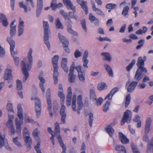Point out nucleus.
<instances>
[{"label":"nucleus","instance_id":"nucleus-1","mask_svg":"<svg viewBox=\"0 0 153 153\" xmlns=\"http://www.w3.org/2000/svg\"><path fill=\"white\" fill-rule=\"evenodd\" d=\"M33 49L32 48H30L27 52L28 62H26L25 61H21V68L24 75V77L23 79V82H25L29 77V74L28 71L30 70L32 65L33 62Z\"/></svg>","mask_w":153,"mask_h":153},{"label":"nucleus","instance_id":"nucleus-2","mask_svg":"<svg viewBox=\"0 0 153 153\" xmlns=\"http://www.w3.org/2000/svg\"><path fill=\"white\" fill-rule=\"evenodd\" d=\"M17 116L18 117L15 119L16 131L18 135H21L22 126L23 124V110L21 104H19L17 105Z\"/></svg>","mask_w":153,"mask_h":153},{"label":"nucleus","instance_id":"nucleus-3","mask_svg":"<svg viewBox=\"0 0 153 153\" xmlns=\"http://www.w3.org/2000/svg\"><path fill=\"white\" fill-rule=\"evenodd\" d=\"M43 26L44 29V42L49 50L51 49V45L49 41V35L51 33L49 25L47 22H43Z\"/></svg>","mask_w":153,"mask_h":153},{"label":"nucleus","instance_id":"nucleus-4","mask_svg":"<svg viewBox=\"0 0 153 153\" xmlns=\"http://www.w3.org/2000/svg\"><path fill=\"white\" fill-rule=\"evenodd\" d=\"M3 78L4 80H8V83L13 82L12 67L9 65L7 66V68L4 70Z\"/></svg>","mask_w":153,"mask_h":153},{"label":"nucleus","instance_id":"nucleus-5","mask_svg":"<svg viewBox=\"0 0 153 153\" xmlns=\"http://www.w3.org/2000/svg\"><path fill=\"white\" fill-rule=\"evenodd\" d=\"M75 69L78 73V77L79 81L82 83H84L86 79L85 71L83 70L82 66L79 65L76 66Z\"/></svg>","mask_w":153,"mask_h":153},{"label":"nucleus","instance_id":"nucleus-6","mask_svg":"<svg viewBox=\"0 0 153 153\" xmlns=\"http://www.w3.org/2000/svg\"><path fill=\"white\" fill-rule=\"evenodd\" d=\"M31 99L32 100H35V110L36 112L37 116L39 117L40 115L42 109L40 99L39 98L35 96L31 97Z\"/></svg>","mask_w":153,"mask_h":153},{"label":"nucleus","instance_id":"nucleus-7","mask_svg":"<svg viewBox=\"0 0 153 153\" xmlns=\"http://www.w3.org/2000/svg\"><path fill=\"white\" fill-rule=\"evenodd\" d=\"M132 113L129 110H127L124 112L121 122V125H123L125 122L129 123L131 120Z\"/></svg>","mask_w":153,"mask_h":153},{"label":"nucleus","instance_id":"nucleus-8","mask_svg":"<svg viewBox=\"0 0 153 153\" xmlns=\"http://www.w3.org/2000/svg\"><path fill=\"white\" fill-rule=\"evenodd\" d=\"M44 72L41 71L38 76V79L39 81V86L43 94L45 92V88L44 84L45 82V79L44 77Z\"/></svg>","mask_w":153,"mask_h":153},{"label":"nucleus","instance_id":"nucleus-9","mask_svg":"<svg viewBox=\"0 0 153 153\" xmlns=\"http://www.w3.org/2000/svg\"><path fill=\"white\" fill-rule=\"evenodd\" d=\"M58 36L61 42L63 44V47L64 50L67 53L70 52V50L68 47L69 45V42L65 37L62 35L60 33H59Z\"/></svg>","mask_w":153,"mask_h":153},{"label":"nucleus","instance_id":"nucleus-10","mask_svg":"<svg viewBox=\"0 0 153 153\" xmlns=\"http://www.w3.org/2000/svg\"><path fill=\"white\" fill-rule=\"evenodd\" d=\"M46 97L47 102L48 105L47 107L50 116H53V114L51 112L52 106L51 104V91L50 88H48L47 90L46 94Z\"/></svg>","mask_w":153,"mask_h":153},{"label":"nucleus","instance_id":"nucleus-11","mask_svg":"<svg viewBox=\"0 0 153 153\" xmlns=\"http://www.w3.org/2000/svg\"><path fill=\"white\" fill-rule=\"evenodd\" d=\"M7 40L10 45V51L11 55L13 57H16L17 53L14 51L15 48V42L13 40L11 37H8Z\"/></svg>","mask_w":153,"mask_h":153},{"label":"nucleus","instance_id":"nucleus-12","mask_svg":"<svg viewBox=\"0 0 153 153\" xmlns=\"http://www.w3.org/2000/svg\"><path fill=\"white\" fill-rule=\"evenodd\" d=\"M137 84V82H131L130 80H128L126 83V88L127 89L128 92H131L134 90Z\"/></svg>","mask_w":153,"mask_h":153},{"label":"nucleus","instance_id":"nucleus-13","mask_svg":"<svg viewBox=\"0 0 153 153\" xmlns=\"http://www.w3.org/2000/svg\"><path fill=\"white\" fill-rule=\"evenodd\" d=\"M91 2L93 11L95 12L97 15L105 17V14L101 10L96 7L95 3L93 0H91Z\"/></svg>","mask_w":153,"mask_h":153},{"label":"nucleus","instance_id":"nucleus-14","mask_svg":"<svg viewBox=\"0 0 153 153\" xmlns=\"http://www.w3.org/2000/svg\"><path fill=\"white\" fill-rule=\"evenodd\" d=\"M63 2L68 10L71 9L73 11H76V8L70 0H62Z\"/></svg>","mask_w":153,"mask_h":153},{"label":"nucleus","instance_id":"nucleus-15","mask_svg":"<svg viewBox=\"0 0 153 153\" xmlns=\"http://www.w3.org/2000/svg\"><path fill=\"white\" fill-rule=\"evenodd\" d=\"M77 111L78 114H79L80 113V110L82 108L83 106L82 95H79L78 96L77 99Z\"/></svg>","mask_w":153,"mask_h":153},{"label":"nucleus","instance_id":"nucleus-16","mask_svg":"<svg viewBox=\"0 0 153 153\" xmlns=\"http://www.w3.org/2000/svg\"><path fill=\"white\" fill-rule=\"evenodd\" d=\"M16 20L13 19L10 25V34L11 37L14 36L16 33V25L14 24Z\"/></svg>","mask_w":153,"mask_h":153},{"label":"nucleus","instance_id":"nucleus-17","mask_svg":"<svg viewBox=\"0 0 153 153\" xmlns=\"http://www.w3.org/2000/svg\"><path fill=\"white\" fill-rule=\"evenodd\" d=\"M61 107L60 110V114L61 116V120L63 123H65V119L66 117V114L65 112V107L64 105V103L61 104Z\"/></svg>","mask_w":153,"mask_h":153},{"label":"nucleus","instance_id":"nucleus-18","mask_svg":"<svg viewBox=\"0 0 153 153\" xmlns=\"http://www.w3.org/2000/svg\"><path fill=\"white\" fill-rule=\"evenodd\" d=\"M68 59L67 58H62L61 61V67L64 71L66 73L68 71V67L67 65Z\"/></svg>","mask_w":153,"mask_h":153},{"label":"nucleus","instance_id":"nucleus-19","mask_svg":"<svg viewBox=\"0 0 153 153\" xmlns=\"http://www.w3.org/2000/svg\"><path fill=\"white\" fill-rule=\"evenodd\" d=\"M59 58V56L58 55H55L52 58V62L54 70H58V63Z\"/></svg>","mask_w":153,"mask_h":153},{"label":"nucleus","instance_id":"nucleus-20","mask_svg":"<svg viewBox=\"0 0 153 153\" xmlns=\"http://www.w3.org/2000/svg\"><path fill=\"white\" fill-rule=\"evenodd\" d=\"M76 1L77 3L82 7L85 11L86 14H87L88 13V10L86 2L83 0H76Z\"/></svg>","mask_w":153,"mask_h":153},{"label":"nucleus","instance_id":"nucleus-21","mask_svg":"<svg viewBox=\"0 0 153 153\" xmlns=\"http://www.w3.org/2000/svg\"><path fill=\"white\" fill-rule=\"evenodd\" d=\"M57 0H53L51 4V7L52 10H56V9L62 7L63 5L62 3H60L56 4Z\"/></svg>","mask_w":153,"mask_h":153},{"label":"nucleus","instance_id":"nucleus-22","mask_svg":"<svg viewBox=\"0 0 153 153\" xmlns=\"http://www.w3.org/2000/svg\"><path fill=\"white\" fill-rule=\"evenodd\" d=\"M43 0H37V7L36 10V16L37 17L39 16L41 13V10L42 8Z\"/></svg>","mask_w":153,"mask_h":153},{"label":"nucleus","instance_id":"nucleus-23","mask_svg":"<svg viewBox=\"0 0 153 153\" xmlns=\"http://www.w3.org/2000/svg\"><path fill=\"white\" fill-rule=\"evenodd\" d=\"M8 117V120L6 123L7 126L9 128L14 126L13 122V120L14 118V114H9Z\"/></svg>","mask_w":153,"mask_h":153},{"label":"nucleus","instance_id":"nucleus-24","mask_svg":"<svg viewBox=\"0 0 153 153\" xmlns=\"http://www.w3.org/2000/svg\"><path fill=\"white\" fill-rule=\"evenodd\" d=\"M119 139L122 143L126 144L129 143L128 139L122 132H119Z\"/></svg>","mask_w":153,"mask_h":153},{"label":"nucleus","instance_id":"nucleus-25","mask_svg":"<svg viewBox=\"0 0 153 153\" xmlns=\"http://www.w3.org/2000/svg\"><path fill=\"white\" fill-rule=\"evenodd\" d=\"M0 22H1L2 25L4 27H7L8 24V19L6 16L3 14H1V18H0Z\"/></svg>","mask_w":153,"mask_h":153},{"label":"nucleus","instance_id":"nucleus-26","mask_svg":"<svg viewBox=\"0 0 153 153\" xmlns=\"http://www.w3.org/2000/svg\"><path fill=\"white\" fill-rule=\"evenodd\" d=\"M57 138L58 140V141L60 144L61 146L62 147L63 149L62 153H66V146L64 144L62 140L60 134L57 136Z\"/></svg>","mask_w":153,"mask_h":153},{"label":"nucleus","instance_id":"nucleus-27","mask_svg":"<svg viewBox=\"0 0 153 153\" xmlns=\"http://www.w3.org/2000/svg\"><path fill=\"white\" fill-rule=\"evenodd\" d=\"M76 93L73 94L72 100V108L74 111H76Z\"/></svg>","mask_w":153,"mask_h":153},{"label":"nucleus","instance_id":"nucleus-28","mask_svg":"<svg viewBox=\"0 0 153 153\" xmlns=\"http://www.w3.org/2000/svg\"><path fill=\"white\" fill-rule=\"evenodd\" d=\"M153 153V137H152L148 144L146 149L147 153Z\"/></svg>","mask_w":153,"mask_h":153},{"label":"nucleus","instance_id":"nucleus-29","mask_svg":"<svg viewBox=\"0 0 153 153\" xmlns=\"http://www.w3.org/2000/svg\"><path fill=\"white\" fill-rule=\"evenodd\" d=\"M67 31L69 33L73 34V35H76L77 34V33L75 31H74L72 29V25L70 22L72 23L71 22V21H67Z\"/></svg>","mask_w":153,"mask_h":153},{"label":"nucleus","instance_id":"nucleus-30","mask_svg":"<svg viewBox=\"0 0 153 153\" xmlns=\"http://www.w3.org/2000/svg\"><path fill=\"white\" fill-rule=\"evenodd\" d=\"M104 67L107 72L108 73L109 76L111 77H113L114 76L113 73L112 69L110 66L107 64H104Z\"/></svg>","mask_w":153,"mask_h":153},{"label":"nucleus","instance_id":"nucleus-31","mask_svg":"<svg viewBox=\"0 0 153 153\" xmlns=\"http://www.w3.org/2000/svg\"><path fill=\"white\" fill-rule=\"evenodd\" d=\"M89 19L91 23H92L94 22L96 25H98L99 21L98 19L92 13H90L89 14Z\"/></svg>","mask_w":153,"mask_h":153},{"label":"nucleus","instance_id":"nucleus-32","mask_svg":"<svg viewBox=\"0 0 153 153\" xmlns=\"http://www.w3.org/2000/svg\"><path fill=\"white\" fill-rule=\"evenodd\" d=\"M74 72H73L71 71H69L68 76V80L71 83H74L75 82L76 76L74 75Z\"/></svg>","mask_w":153,"mask_h":153},{"label":"nucleus","instance_id":"nucleus-33","mask_svg":"<svg viewBox=\"0 0 153 153\" xmlns=\"http://www.w3.org/2000/svg\"><path fill=\"white\" fill-rule=\"evenodd\" d=\"M6 108L8 112V115L9 114H14V111L12 103L8 102L7 103Z\"/></svg>","mask_w":153,"mask_h":153},{"label":"nucleus","instance_id":"nucleus-34","mask_svg":"<svg viewBox=\"0 0 153 153\" xmlns=\"http://www.w3.org/2000/svg\"><path fill=\"white\" fill-rule=\"evenodd\" d=\"M142 77V71H139V69H137L134 76V79L136 81L138 82L141 79Z\"/></svg>","mask_w":153,"mask_h":153},{"label":"nucleus","instance_id":"nucleus-35","mask_svg":"<svg viewBox=\"0 0 153 153\" xmlns=\"http://www.w3.org/2000/svg\"><path fill=\"white\" fill-rule=\"evenodd\" d=\"M6 140L4 134L0 133V148H2L4 146V142Z\"/></svg>","mask_w":153,"mask_h":153},{"label":"nucleus","instance_id":"nucleus-36","mask_svg":"<svg viewBox=\"0 0 153 153\" xmlns=\"http://www.w3.org/2000/svg\"><path fill=\"white\" fill-rule=\"evenodd\" d=\"M105 129L109 136L112 137L113 136L114 130L111 126H108L105 128Z\"/></svg>","mask_w":153,"mask_h":153},{"label":"nucleus","instance_id":"nucleus-37","mask_svg":"<svg viewBox=\"0 0 153 153\" xmlns=\"http://www.w3.org/2000/svg\"><path fill=\"white\" fill-rule=\"evenodd\" d=\"M101 55L105 58V60L110 62L111 60V57L110 53L108 52H103L102 53Z\"/></svg>","mask_w":153,"mask_h":153},{"label":"nucleus","instance_id":"nucleus-38","mask_svg":"<svg viewBox=\"0 0 153 153\" xmlns=\"http://www.w3.org/2000/svg\"><path fill=\"white\" fill-rule=\"evenodd\" d=\"M60 13L64 17L65 19L67 21H70L71 22V19L69 18L67 13L65 12L63 10H61L59 11Z\"/></svg>","mask_w":153,"mask_h":153},{"label":"nucleus","instance_id":"nucleus-39","mask_svg":"<svg viewBox=\"0 0 153 153\" xmlns=\"http://www.w3.org/2000/svg\"><path fill=\"white\" fill-rule=\"evenodd\" d=\"M144 61L143 60L141 57H139L138 59L137 65L138 68H140L142 66H144Z\"/></svg>","mask_w":153,"mask_h":153},{"label":"nucleus","instance_id":"nucleus-40","mask_svg":"<svg viewBox=\"0 0 153 153\" xmlns=\"http://www.w3.org/2000/svg\"><path fill=\"white\" fill-rule=\"evenodd\" d=\"M55 24L56 27L58 28L62 29L63 28V25L60 21L59 18H58L55 20Z\"/></svg>","mask_w":153,"mask_h":153},{"label":"nucleus","instance_id":"nucleus-41","mask_svg":"<svg viewBox=\"0 0 153 153\" xmlns=\"http://www.w3.org/2000/svg\"><path fill=\"white\" fill-rule=\"evenodd\" d=\"M107 85L104 82H100L98 84L97 88L99 90H102L107 88Z\"/></svg>","mask_w":153,"mask_h":153},{"label":"nucleus","instance_id":"nucleus-42","mask_svg":"<svg viewBox=\"0 0 153 153\" xmlns=\"http://www.w3.org/2000/svg\"><path fill=\"white\" fill-rule=\"evenodd\" d=\"M37 143L36 145L34 146V149L37 153H42L40 148V140H37Z\"/></svg>","mask_w":153,"mask_h":153},{"label":"nucleus","instance_id":"nucleus-43","mask_svg":"<svg viewBox=\"0 0 153 153\" xmlns=\"http://www.w3.org/2000/svg\"><path fill=\"white\" fill-rule=\"evenodd\" d=\"M58 70H54L53 73V79L54 81V83L56 84L58 81V77L59 75V73L58 72Z\"/></svg>","mask_w":153,"mask_h":153},{"label":"nucleus","instance_id":"nucleus-44","mask_svg":"<svg viewBox=\"0 0 153 153\" xmlns=\"http://www.w3.org/2000/svg\"><path fill=\"white\" fill-rule=\"evenodd\" d=\"M115 149L117 151H122L124 153H126V151L125 147L121 145H117L115 147Z\"/></svg>","mask_w":153,"mask_h":153},{"label":"nucleus","instance_id":"nucleus-45","mask_svg":"<svg viewBox=\"0 0 153 153\" xmlns=\"http://www.w3.org/2000/svg\"><path fill=\"white\" fill-rule=\"evenodd\" d=\"M135 63V59H133L131 62L126 67V69L127 71L128 72L130 71Z\"/></svg>","mask_w":153,"mask_h":153},{"label":"nucleus","instance_id":"nucleus-46","mask_svg":"<svg viewBox=\"0 0 153 153\" xmlns=\"http://www.w3.org/2000/svg\"><path fill=\"white\" fill-rule=\"evenodd\" d=\"M58 96L61 99V104L64 103L65 96L63 94V91L58 92Z\"/></svg>","mask_w":153,"mask_h":153},{"label":"nucleus","instance_id":"nucleus-47","mask_svg":"<svg viewBox=\"0 0 153 153\" xmlns=\"http://www.w3.org/2000/svg\"><path fill=\"white\" fill-rule=\"evenodd\" d=\"M110 105V102L109 101H108L103 107L102 108L103 111L105 112H106L109 109V107Z\"/></svg>","mask_w":153,"mask_h":153},{"label":"nucleus","instance_id":"nucleus-48","mask_svg":"<svg viewBox=\"0 0 153 153\" xmlns=\"http://www.w3.org/2000/svg\"><path fill=\"white\" fill-rule=\"evenodd\" d=\"M16 87L17 90H21L22 89L23 86L22 81L19 80L17 79L16 80Z\"/></svg>","mask_w":153,"mask_h":153},{"label":"nucleus","instance_id":"nucleus-49","mask_svg":"<svg viewBox=\"0 0 153 153\" xmlns=\"http://www.w3.org/2000/svg\"><path fill=\"white\" fill-rule=\"evenodd\" d=\"M90 98L93 101L96 100V99L94 91L93 89H91L90 90Z\"/></svg>","mask_w":153,"mask_h":153},{"label":"nucleus","instance_id":"nucleus-50","mask_svg":"<svg viewBox=\"0 0 153 153\" xmlns=\"http://www.w3.org/2000/svg\"><path fill=\"white\" fill-rule=\"evenodd\" d=\"M20 138L18 137H16L13 138V140L14 143L16 145L19 147H21L22 146V145L21 143L18 141V140H19Z\"/></svg>","mask_w":153,"mask_h":153},{"label":"nucleus","instance_id":"nucleus-51","mask_svg":"<svg viewBox=\"0 0 153 153\" xmlns=\"http://www.w3.org/2000/svg\"><path fill=\"white\" fill-rule=\"evenodd\" d=\"M117 7L116 4L113 3H110L107 4L105 6V7L107 9H113Z\"/></svg>","mask_w":153,"mask_h":153},{"label":"nucleus","instance_id":"nucleus-52","mask_svg":"<svg viewBox=\"0 0 153 153\" xmlns=\"http://www.w3.org/2000/svg\"><path fill=\"white\" fill-rule=\"evenodd\" d=\"M76 12L73 11L72 13L71 12H70L68 13V16L69 18V17L71 18L74 19L76 20L78 19V17L76 15H75V13Z\"/></svg>","mask_w":153,"mask_h":153},{"label":"nucleus","instance_id":"nucleus-53","mask_svg":"<svg viewBox=\"0 0 153 153\" xmlns=\"http://www.w3.org/2000/svg\"><path fill=\"white\" fill-rule=\"evenodd\" d=\"M39 133V132L37 128H35L33 131V136L36 140H39L38 135Z\"/></svg>","mask_w":153,"mask_h":153},{"label":"nucleus","instance_id":"nucleus-54","mask_svg":"<svg viewBox=\"0 0 153 153\" xmlns=\"http://www.w3.org/2000/svg\"><path fill=\"white\" fill-rule=\"evenodd\" d=\"M131 100V97L130 94H128L127 95L126 98V101L125 103V107H127L128 105L129 104Z\"/></svg>","mask_w":153,"mask_h":153},{"label":"nucleus","instance_id":"nucleus-55","mask_svg":"<svg viewBox=\"0 0 153 153\" xmlns=\"http://www.w3.org/2000/svg\"><path fill=\"white\" fill-rule=\"evenodd\" d=\"M55 132L56 134L57 133L60 134V127L57 123H56L55 124Z\"/></svg>","mask_w":153,"mask_h":153},{"label":"nucleus","instance_id":"nucleus-56","mask_svg":"<svg viewBox=\"0 0 153 153\" xmlns=\"http://www.w3.org/2000/svg\"><path fill=\"white\" fill-rule=\"evenodd\" d=\"M129 9V7L128 6H126L123 8L122 12V14L124 16L126 17L128 14Z\"/></svg>","mask_w":153,"mask_h":153},{"label":"nucleus","instance_id":"nucleus-57","mask_svg":"<svg viewBox=\"0 0 153 153\" xmlns=\"http://www.w3.org/2000/svg\"><path fill=\"white\" fill-rule=\"evenodd\" d=\"M132 150L133 153H140L137 147L133 143H132L131 145Z\"/></svg>","mask_w":153,"mask_h":153},{"label":"nucleus","instance_id":"nucleus-58","mask_svg":"<svg viewBox=\"0 0 153 153\" xmlns=\"http://www.w3.org/2000/svg\"><path fill=\"white\" fill-rule=\"evenodd\" d=\"M25 141L27 144L28 145H31L32 140L30 136H27L26 137H23Z\"/></svg>","mask_w":153,"mask_h":153},{"label":"nucleus","instance_id":"nucleus-59","mask_svg":"<svg viewBox=\"0 0 153 153\" xmlns=\"http://www.w3.org/2000/svg\"><path fill=\"white\" fill-rule=\"evenodd\" d=\"M88 116L89 118V126L91 127L92 125L93 121L94 120L93 114L91 113H90L88 114Z\"/></svg>","mask_w":153,"mask_h":153},{"label":"nucleus","instance_id":"nucleus-60","mask_svg":"<svg viewBox=\"0 0 153 153\" xmlns=\"http://www.w3.org/2000/svg\"><path fill=\"white\" fill-rule=\"evenodd\" d=\"M82 53L78 49H77L75 51L74 54L75 57L76 58L80 57L82 56Z\"/></svg>","mask_w":153,"mask_h":153},{"label":"nucleus","instance_id":"nucleus-61","mask_svg":"<svg viewBox=\"0 0 153 153\" xmlns=\"http://www.w3.org/2000/svg\"><path fill=\"white\" fill-rule=\"evenodd\" d=\"M88 51L87 50H85L83 55L82 59L88 60Z\"/></svg>","mask_w":153,"mask_h":153},{"label":"nucleus","instance_id":"nucleus-62","mask_svg":"<svg viewBox=\"0 0 153 153\" xmlns=\"http://www.w3.org/2000/svg\"><path fill=\"white\" fill-rule=\"evenodd\" d=\"M27 136H30L29 131L27 129L26 127H25L23 129V136L24 137H26Z\"/></svg>","mask_w":153,"mask_h":153},{"label":"nucleus","instance_id":"nucleus-63","mask_svg":"<svg viewBox=\"0 0 153 153\" xmlns=\"http://www.w3.org/2000/svg\"><path fill=\"white\" fill-rule=\"evenodd\" d=\"M95 100L96 102V105H97L100 106L101 105V104L103 102V99L102 97H100L98 99H96Z\"/></svg>","mask_w":153,"mask_h":153},{"label":"nucleus","instance_id":"nucleus-64","mask_svg":"<svg viewBox=\"0 0 153 153\" xmlns=\"http://www.w3.org/2000/svg\"><path fill=\"white\" fill-rule=\"evenodd\" d=\"M9 133L10 135L12 137L14 136L15 134V129L14 127L9 128Z\"/></svg>","mask_w":153,"mask_h":153}]
</instances>
